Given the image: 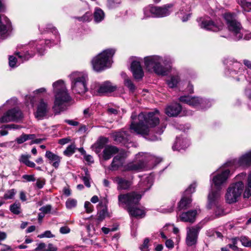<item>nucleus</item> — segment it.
<instances>
[{"mask_svg":"<svg viewBox=\"0 0 251 251\" xmlns=\"http://www.w3.org/2000/svg\"><path fill=\"white\" fill-rule=\"evenodd\" d=\"M124 152H122L115 156L111 164V170H116L124 164Z\"/></svg>","mask_w":251,"mask_h":251,"instance_id":"nucleus-27","label":"nucleus"},{"mask_svg":"<svg viewBox=\"0 0 251 251\" xmlns=\"http://www.w3.org/2000/svg\"><path fill=\"white\" fill-rule=\"evenodd\" d=\"M244 188V184L241 181L231 184L227 189L225 198L228 203H233L238 201L241 196Z\"/></svg>","mask_w":251,"mask_h":251,"instance_id":"nucleus-12","label":"nucleus"},{"mask_svg":"<svg viewBox=\"0 0 251 251\" xmlns=\"http://www.w3.org/2000/svg\"><path fill=\"white\" fill-rule=\"evenodd\" d=\"M115 52L113 49H107L95 57L92 60L93 69L96 71H100L110 67L111 64L110 59Z\"/></svg>","mask_w":251,"mask_h":251,"instance_id":"nucleus-7","label":"nucleus"},{"mask_svg":"<svg viewBox=\"0 0 251 251\" xmlns=\"http://www.w3.org/2000/svg\"><path fill=\"white\" fill-rule=\"evenodd\" d=\"M71 139L70 138H65L60 139L58 141V143L59 144L63 145L69 143Z\"/></svg>","mask_w":251,"mask_h":251,"instance_id":"nucleus-64","label":"nucleus"},{"mask_svg":"<svg viewBox=\"0 0 251 251\" xmlns=\"http://www.w3.org/2000/svg\"><path fill=\"white\" fill-rule=\"evenodd\" d=\"M19 49H23L21 52L17 51L15 54L18 56L19 58L21 59V61L27 60L32 57L35 54V49H36L40 54L42 52L40 51L37 45L34 42H30L29 45L26 46L21 45L18 46Z\"/></svg>","mask_w":251,"mask_h":251,"instance_id":"nucleus-14","label":"nucleus"},{"mask_svg":"<svg viewBox=\"0 0 251 251\" xmlns=\"http://www.w3.org/2000/svg\"><path fill=\"white\" fill-rule=\"evenodd\" d=\"M107 215V209L106 208H104L99 212L98 220L100 222L102 221L105 218Z\"/></svg>","mask_w":251,"mask_h":251,"instance_id":"nucleus-48","label":"nucleus"},{"mask_svg":"<svg viewBox=\"0 0 251 251\" xmlns=\"http://www.w3.org/2000/svg\"><path fill=\"white\" fill-rule=\"evenodd\" d=\"M57 248L52 244L50 243L48 245V248L46 249V251H56Z\"/></svg>","mask_w":251,"mask_h":251,"instance_id":"nucleus-60","label":"nucleus"},{"mask_svg":"<svg viewBox=\"0 0 251 251\" xmlns=\"http://www.w3.org/2000/svg\"><path fill=\"white\" fill-rule=\"evenodd\" d=\"M179 100L193 106H197L201 104L203 100L198 97H192L190 96H183L179 98Z\"/></svg>","mask_w":251,"mask_h":251,"instance_id":"nucleus-25","label":"nucleus"},{"mask_svg":"<svg viewBox=\"0 0 251 251\" xmlns=\"http://www.w3.org/2000/svg\"><path fill=\"white\" fill-rule=\"evenodd\" d=\"M10 211L16 215H18L21 212V204L20 203L15 202L10 206Z\"/></svg>","mask_w":251,"mask_h":251,"instance_id":"nucleus-37","label":"nucleus"},{"mask_svg":"<svg viewBox=\"0 0 251 251\" xmlns=\"http://www.w3.org/2000/svg\"><path fill=\"white\" fill-rule=\"evenodd\" d=\"M84 208L85 209L86 212L87 213H90L92 212L94 210V206L89 201H85L84 203Z\"/></svg>","mask_w":251,"mask_h":251,"instance_id":"nucleus-49","label":"nucleus"},{"mask_svg":"<svg viewBox=\"0 0 251 251\" xmlns=\"http://www.w3.org/2000/svg\"><path fill=\"white\" fill-rule=\"evenodd\" d=\"M84 171L85 173V176H83L82 179L85 186H87V187H90L91 186L90 183L89 182L90 176L87 169H85Z\"/></svg>","mask_w":251,"mask_h":251,"instance_id":"nucleus-41","label":"nucleus"},{"mask_svg":"<svg viewBox=\"0 0 251 251\" xmlns=\"http://www.w3.org/2000/svg\"><path fill=\"white\" fill-rule=\"evenodd\" d=\"M60 232L62 234H67L70 232V229L68 226H62L60 228Z\"/></svg>","mask_w":251,"mask_h":251,"instance_id":"nucleus-61","label":"nucleus"},{"mask_svg":"<svg viewBox=\"0 0 251 251\" xmlns=\"http://www.w3.org/2000/svg\"><path fill=\"white\" fill-rule=\"evenodd\" d=\"M245 11H249L251 10V2H246L245 0H240L238 2Z\"/></svg>","mask_w":251,"mask_h":251,"instance_id":"nucleus-42","label":"nucleus"},{"mask_svg":"<svg viewBox=\"0 0 251 251\" xmlns=\"http://www.w3.org/2000/svg\"><path fill=\"white\" fill-rule=\"evenodd\" d=\"M52 207L50 205H47L46 206H44L40 208V210L43 212L44 214H48L50 213Z\"/></svg>","mask_w":251,"mask_h":251,"instance_id":"nucleus-51","label":"nucleus"},{"mask_svg":"<svg viewBox=\"0 0 251 251\" xmlns=\"http://www.w3.org/2000/svg\"><path fill=\"white\" fill-rule=\"evenodd\" d=\"M224 18L226 21L227 27L229 31H231L235 36V40H239L242 38L243 33L241 32L242 29L241 24L235 19L234 15L230 13H226L224 15Z\"/></svg>","mask_w":251,"mask_h":251,"instance_id":"nucleus-13","label":"nucleus"},{"mask_svg":"<svg viewBox=\"0 0 251 251\" xmlns=\"http://www.w3.org/2000/svg\"><path fill=\"white\" fill-rule=\"evenodd\" d=\"M115 181L118 184L117 188L118 190H127L132 184L131 181L121 177H116Z\"/></svg>","mask_w":251,"mask_h":251,"instance_id":"nucleus-28","label":"nucleus"},{"mask_svg":"<svg viewBox=\"0 0 251 251\" xmlns=\"http://www.w3.org/2000/svg\"><path fill=\"white\" fill-rule=\"evenodd\" d=\"M54 101L52 109L55 114H59L67 108L66 104L71 100L64 81L59 80L52 84Z\"/></svg>","mask_w":251,"mask_h":251,"instance_id":"nucleus-1","label":"nucleus"},{"mask_svg":"<svg viewBox=\"0 0 251 251\" xmlns=\"http://www.w3.org/2000/svg\"><path fill=\"white\" fill-rule=\"evenodd\" d=\"M172 7V4H166L162 7L154 6L149 5L143 9L144 18L149 17L161 18L168 16L171 11L169 8Z\"/></svg>","mask_w":251,"mask_h":251,"instance_id":"nucleus-10","label":"nucleus"},{"mask_svg":"<svg viewBox=\"0 0 251 251\" xmlns=\"http://www.w3.org/2000/svg\"><path fill=\"white\" fill-rule=\"evenodd\" d=\"M103 11L99 8H96L94 13V21L96 23H99L102 21L104 18Z\"/></svg>","mask_w":251,"mask_h":251,"instance_id":"nucleus-35","label":"nucleus"},{"mask_svg":"<svg viewBox=\"0 0 251 251\" xmlns=\"http://www.w3.org/2000/svg\"><path fill=\"white\" fill-rule=\"evenodd\" d=\"M46 245L44 243H39L37 248L35 249V251H46Z\"/></svg>","mask_w":251,"mask_h":251,"instance_id":"nucleus-57","label":"nucleus"},{"mask_svg":"<svg viewBox=\"0 0 251 251\" xmlns=\"http://www.w3.org/2000/svg\"><path fill=\"white\" fill-rule=\"evenodd\" d=\"M131 70L135 78L140 79L143 77V71L139 61L135 60L132 62Z\"/></svg>","mask_w":251,"mask_h":251,"instance_id":"nucleus-26","label":"nucleus"},{"mask_svg":"<svg viewBox=\"0 0 251 251\" xmlns=\"http://www.w3.org/2000/svg\"><path fill=\"white\" fill-rule=\"evenodd\" d=\"M115 52L113 49H107L95 57L92 60L93 69L96 71H100L110 67L111 64L110 59Z\"/></svg>","mask_w":251,"mask_h":251,"instance_id":"nucleus-8","label":"nucleus"},{"mask_svg":"<svg viewBox=\"0 0 251 251\" xmlns=\"http://www.w3.org/2000/svg\"><path fill=\"white\" fill-rule=\"evenodd\" d=\"M38 237L40 238H42L44 237L51 238L54 237V235L51 233L50 231L47 230L45 232H44L43 234L39 235Z\"/></svg>","mask_w":251,"mask_h":251,"instance_id":"nucleus-50","label":"nucleus"},{"mask_svg":"<svg viewBox=\"0 0 251 251\" xmlns=\"http://www.w3.org/2000/svg\"><path fill=\"white\" fill-rule=\"evenodd\" d=\"M22 178L28 182L34 181L35 180V178L34 175H25L23 176Z\"/></svg>","mask_w":251,"mask_h":251,"instance_id":"nucleus-59","label":"nucleus"},{"mask_svg":"<svg viewBox=\"0 0 251 251\" xmlns=\"http://www.w3.org/2000/svg\"><path fill=\"white\" fill-rule=\"evenodd\" d=\"M226 167L249 166L251 165V150L242 155L238 159H233L227 161L225 164Z\"/></svg>","mask_w":251,"mask_h":251,"instance_id":"nucleus-17","label":"nucleus"},{"mask_svg":"<svg viewBox=\"0 0 251 251\" xmlns=\"http://www.w3.org/2000/svg\"><path fill=\"white\" fill-rule=\"evenodd\" d=\"M121 2V0H108V5L110 8L116 6V4Z\"/></svg>","mask_w":251,"mask_h":251,"instance_id":"nucleus-58","label":"nucleus"},{"mask_svg":"<svg viewBox=\"0 0 251 251\" xmlns=\"http://www.w3.org/2000/svg\"><path fill=\"white\" fill-rule=\"evenodd\" d=\"M65 122L73 126H77L79 124L78 122L71 120H65Z\"/></svg>","mask_w":251,"mask_h":251,"instance_id":"nucleus-63","label":"nucleus"},{"mask_svg":"<svg viewBox=\"0 0 251 251\" xmlns=\"http://www.w3.org/2000/svg\"><path fill=\"white\" fill-rule=\"evenodd\" d=\"M138 119L139 120L138 123H135L134 121L132 122L130 126L131 129L143 136L148 135L149 129L147 125L151 126H154L159 123L158 111L150 112L147 115L142 113L138 115Z\"/></svg>","mask_w":251,"mask_h":251,"instance_id":"nucleus-3","label":"nucleus"},{"mask_svg":"<svg viewBox=\"0 0 251 251\" xmlns=\"http://www.w3.org/2000/svg\"><path fill=\"white\" fill-rule=\"evenodd\" d=\"M45 184V179L39 178L37 180V181L36 183V185L38 188L41 189L43 187Z\"/></svg>","mask_w":251,"mask_h":251,"instance_id":"nucleus-54","label":"nucleus"},{"mask_svg":"<svg viewBox=\"0 0 251 251\" xmlns=\"http://www.w3.org/2000/svg\"><path fill=\"white\" fill-rule=\"evenodd\" d=\"M191 201L192 200L190 196H186L183 195L181 200L178 203L177 207L178 210H181L182 209L187 208L189 206Z\"/></svg>","mask_w":251,"mask_h":251,"instance_id":"nucleus-32","label":"nucleus"},{"mask_svg":"<svg viewBox=\"0 0 251 251\" xmlns=\"http://www.w3.org/2000/svg\"><path fill=\"white\" fill-rule=\"evenodd\" d=\"M31 156L29 154H22L19 158V161L30 168L35 167V164L29 160Z\"/></svg>","mask_w":251,"mask_h":251,"instance_id":"nucleus-34","label":"nucleus"},{"mask_svg":"<svg viewBox=\"0 0 251 251\" xmlns=\"http://www.w3.org/2000/svg\"><path fill=\"white\" fill-rule=\"evenodd\" d=\"M201 227L199 226L187 228L186 243L189 246L195 245L197 243L198 235Z\"/></svg>","mask_w":251,"mask_h":251,"instance_id":"nucleus-20","label":"nucleus"},{"mask_svg":"<svg viewBox=\"0 0 251 251\" xmlns=\"http://www.w3.org/2000/svg\"><path fill=\"white\" fill-rule=\"evenodd\" d=\"M124 82L125 86H126L131 92H134L135 89V86L130 79L126 78Z\"/></svg>","mask_w":251,"mask_h":251,"instance_id":"nucleus-43","label":"nucleus"},{"mask_svg":"<svg viewBox=\"0 0 251 251\" xmlns=\"http://www.w3.org/2000/svg\"><path fill=\"white\" fill-rule=\"evenodd\" d=\"M166 246L169 249H173L174 246V244L172 240H167L165 242Z\"/></svg>","mask_w":251,"mask_h":251,"instance_id":"nucleus-62","label":"nucleus"},{"mask_svg":"<svg viewBox=\"0 0 251 251\" xmlns=\"http://www.w3.org/2000/svg\"><path fill=\"white\" fill-rule=\"evenodd\" d=\"M23 117L21 111L17 109H13L8 110L0 118V123H8L11 121H16Z\"/></svg>","mask_w":251,"mask_h":251,"instance_id":"nucleus-19","label":"nucleus"},{"mask_svg":"<svg viewBox=\"0 0 251 251\" xmlns=\"http://www.w3.org/2000/svg\"><path fill=\"white\" fill-rule=\"evenodd\" d=\"M141 195L135 192L126 194H120L118 196L119 205H125L129 214L136 218H143L145 215L144 211L135 206L138 204L141 198Z\"/></svg>","mask_w":251,"mask_h":251,"instance_id":"nucleus-4","label":"nucleus"},{"mask_svg":"<svg viewBox=\"0 0 251 251\" xmlns=\"http://www.w3.org/2000/svg\"><path fill=\"white\" fill-rule=\"evenodd\" d=\"M149 243V240L148 238H146L143 244L140 247V249L142 251H148V245Z\"/></svg>","mask_w":251,"mask_h":251,"instance_id":"nucleus-52","label":"nucleus"},{"mask_svg":"<svg viewBox=\"0 0 251 251\" xmlns=\"http://www.w3.org/2000/svg\"><path fill=\"white\" fill-rule=\"evenodd\" d=\"M200 26L201 28L217 32L223 29L224 24L220 20L214 22L211 20L204 19L200 24Z\"/></svg>","mask_w":251,"mask_h":251,"instance_id":"nucleus-18","label":"nucleus"},{"mask_svg":"<svg viewBox=\"0 0 251 251\" xmlns=\"http://www.w3.org/2000/svg\"><path fill=\"white\" fill-rule=\"evenodd\" d=\"M242 244L246 247H251V240L246 236H242L240 238Z\"/></svg>","mask_w":251,"mask_h":251,"instance_id":"nucleus-47","label":"nucleus"},{"mask_svg":"<svg viewBox=\"0 0 251 251\" xmlns=\"http://www.w3.org/2000/svg\"><path fill=\"white\" fill-rule=\"evenodd\" d=\"M136 158L138 160L137 163H132L128 164L126 170L128 171H139L144 168L147 163L152 164L155 159L154 156L147 153L140 152L136 154Z\"/></svg>","mask_w":251,"mask_h":251,"instance_id":"nucleus-11","label":"nucleus"},{"mask_svg":"<svg viewBox=\"0 0 251 251\" xmlns=\"http://www.w3.org/2000/svg\"><path fill=\"white\" fill-rule=\"evenodd\" d=\"M75 145L72 144L67 148L63 153L66 156H70L75 152Z\"/></svg>","mask_w":251,"mask_h":251,"instance_id":"nucleus-39","label":"nucleus"},{"mask_svg":"<svg viewBox=\"0 0 251 251\" xmlns=\"http://www.w3.org/2000/svg\"><path fill=\"white\" fill-rule=\"evenodd\" d=\"M189 145V141L186 139L177 138L175 145L173 146L174 150H176L180 151L184 150Z\"/></svg>","mask_w":251,"mask_h":251,"instance_id":"nucleus-30","label":"nucleus"},{"mask_svg":"<svg viewBox=\"0 0 251 251\" xmlns=\"http://www.w3.org/2000/svg\"><path fill=\"white\" fill-rule=\"evenodd\" d=\"M118 152V149L115 146H107L103 151V157L104 160H108L113 154Z\"/></svg>","mask_w":251,"mask_h":251,"instance_id":"nucleus-31","label":"nucleus"},{"mask_svg":"<svg viewBox=\"0 0 251 251\" xmlns=\"http://www.w3.org/2000/svg\"><path fill=\"white\" fill-rule=\"evenodd\" d=\"M179 81V77L178 76H172L170 79L167 80V84L170 88H174L176 86Z\"/></svg>","mask_w":251,"mask_h":251,"instance_id":"nucleus-38","label":"nucleus"},{"mask_svg":"<svg viewBox=\"0 0 251 251\" xmlns=\"http://www.w3.org/2000/svg\"><path fill=\"white\" fill-rule=\"evenodd\" d=\"M91 17V14L88 12H87L83 16L79 18L78 20L80 21H83V22L89 21Z\"/></svg>","mask_w":251,"mask_h":251,"instance_id":"nucleus-56","label":"nucleus"},{"mask_svg":"<svg viewBox=\"0 0 251 251\" xmlns=\"http://www.w3.org/2000/svg\"><path fill=\"white\" fill-rule=\"evenodd\" d=\"M171 59L169 57H163L158 55H151L144 58L146 69L150 72H154L158 75H167L170 69Z\"/></svg>","mask_w":251,"mask_h":251,"instance_id":"nucleus-2","label":"nucleus"},{"mask_svg":"<svg viewBox=\"0 0 251 251\" xmlns=\"http://www.w3.org/2000/svg\"><path fill=\"white\" fill-rule=\"evenodd\" d=\"M36 110L34 113V116L38 120H42L45 118L49 113L50 106L49 100L40 99L36 103Z\"/></svg>","mask_w":251,"mask_h":251,"instance_id":"nucleus-15","label":"nucleus"},{"mask_svg":"<svg viewBox=\"0 0 251 251\" xmlns=\"http://www.w3.org/2000/svg\"><path fill=\"white\" fill-rule=\"evenodd\" d=\"M182 109L181 106L177 103H172L165 108V113L169 117H176Z\"/></svg>","mask_w":251,"mask_h":251,"instance_id":"nucleus-21","label":"nucleus"},{"mask_svg":"<svg viewBox=\"0 0 251 251\" xmlns=\"http://www.w3.org/2000/svg\"><path fill=\"white\" fill-rule=\"evenodd\" d=\"M197 214L196 210H191L183 212L179 216V219L184 222L193 223Z\"/></svg>","mask_w":251,"mask_h":251,"instance_id":"nucleus-22","label":"nucleus"},{"mask_svg":"<svg viewBox=\"0 0 251 251\" xmlns=\"http://www.w3.org/2000/svg\"><path fill=\"white\" fill-rule=\"evenodd\" d=\"M196 187V184L195 183H193L191 184L188 188L185 190L184 194L183 195L186 196H189V195L192 193L194 192L195 191V188Z\"/></svg>","mask_w":251,"mask_h":251,"instance_id":"nucleus-46","label":"nucleus"},{"mask_svg":"<svg viewBox=\"0 0 251 251\" xmlns=\"http://www.w3.org/2000/svg\"><path fill=\"white\" fill-rule=\"evenodd\" d=\"M229 174L230 171L228 169H225L221 171L218 170L213 174L211 185L212 186L214 185L216 190L212 189L208 195V201H209V205H212V203H215L220 198L221 195V189L226 182L229 176Z\"/></svg>","mask_w":251,"mask_h":251,"instance_id":"nucleus-5","label":"nucleus"},{"mask_svg":"<svg viewBox=\"0 0 251 251\" xmlns=\"http://www.w3.org/2000/svg\"><path fill=\"white\" fill-rule=\"evenodd\" d=\"M27 140L26 134H23L21 136L17 138L16 141L19 144H21Z\"/></svg>","mask_w":251,"mask_h":251,"instance_id":"nucleus-53","label":"nucleus"},{"mask_svg":"<svg viewBox=\"0 0 251 251\" xmlns=\"http://www.w3.org/2000/svg\"><path fill=\"white\" fill-rule=\"evenodd\" d=\"M218 201V200L216 201V202L215 203H212V205H209V203L208 204V207L209 208H211L213 206V205H216V209L215 210V214L216 215H218V216H221L223 214V213H224V211H223V209L221 208L220 206H217V203Z\"/></svg>","mask_w":251,"mask_h":251,"instance_id":"nucleus-45","label":"nucleus"},{"mask_svg":"<svg viewBox=\"0 0 251 251\" xmlns=\"http://www.w3.org/2000/svg\"><path fill=\"white\" fill-rule=\"evenodd\" d=\"M9 20L4 15H0V35H4L11 28Z\"/></svg>","mask_w":251,"mask_h":251,"instance_id":"nucleus-24","label":"nucleus"},{"mask_svg":"<svg viewBox=\"0 0 251 251\" xmlns=\"http://www.w3.org/2000/svg\"><path fill=\"white\" fill-rule=\"evenodd\" d=\"M71 86L74 93L83 94L88 90V75L83 72H75L70 75Z\"/></svg>","mask_w":251,"mask_h":251,"instance_id":"nucleus-6","label":"nucleus"},{"mask_svg":"<svg viewBox=\"0 0 251 251\" xmlns=\"http://www.w3.org/2000/svg\"><path fill=\"white\" fill-rule=\"evenodd\" d=\"M91 89L95 94L101 96L114 92L116 87L113 86L110 82L106 81L102 83H95L92 85Z\"/></svg>","mask_w":251,"mask_h":251,"instance_id":"nucleus-16","label":"nucleus"},{"mask_svg":"<svg viewBox=\"0 0 251 251\" xmlns=\"http://www.w3.org/2000/svg\"><path fill=\"white\" fill-rule=\"evenodd\" d=\"M77 201L74 199H68L66 202V206L68 209H72L76 206Z\"/></svg>","mask_w":251,"mask_h":251,"instance_id":"nucleus-40","label":"nucleus"},{"mask_svg":"<svg viewBox=\"0 0 251 251\" xmlns=\"http://www.w3.org/2000/svg\"><path fill=\"white\" fill-rule=\"evenodd\" d=\"M251 196V174L248 178V184L244 193V197L248 198Z\"/></svg>","mask_w":251,"mask_h":251,"instance_id":"nucleus-36","label":"nucleus"},{"mask_svg":"<svg viewBox=\"0 0 251 251\" xmlns=\"http://www.w3.org/2000/svg\"><path fill=\"white\" fill-rule=\"evenodd\" d=\"M153 182V177L152 176L150 175L145 178L144 181L140 183L139 186L145 191L151 188Z\"/></svg>","mask_w":251,"mask_h":251,"instance_id":"nucleus-33","label":"nucleus"},{"mask_svg":"<svg viewBox=\"0 0 251 251\" xmlns=\"http://www.w3.org/2000/svg\"><path fill=\"white\" fill-rule=\"evenodd\" d=\"M112 136L117 143L125 145L129 140V135L124 130L114 132Z\"/></svg>","mask_w":251,"mask_h":251,"instance_id":"nucleus-23","label":"nucleus"},{"mask_svg":"<svg viewBox=\"0 0 251 251\" xmlns=\"http://www.w3.org/2000/svg\"><path fill=\"white\" fill-rule=\"evenodd\" d=\"M45 156L49 160L53 162L52 165L53 167L55 169L58 168L61 161V157L60 156L49 151H46Z\"/></svg>","mask_w":251,"mask_h":251,"instance_id":"nucleus-29","label":"nucleus"},{"mask_svg":"<svg viewBox=\"0 0 251 251\" xmlns=\"http://www.w3.org/2000/svg\"><path fill=\"white\" fill-rule=\"evenodd\" d=\"M115 52L113 49H107L95 57L92 60L93 69L96 71H100L110 67L111 64L110 59Z\"/></svg>","mask_w":251,"mask_h":251,"instance_id":"nucleus-9","label":"nucleus"},{"mask_svg":"<svg viewBox=\"0 0 251 251\" xmlns=\"http://www.w3.org/2000/svg\"><path fill=\"white\" fill-rule=\"evenodd\" d=\"M17 59L13 56H10L9 57V64L11 67H15Z\"/></svg>","mask_w":251,"mask_h":251,"instance_id":"nucleus-55","label":"nucleus"},{"mask_svg":"<svg viewBox=\"0 0 251 251\" xmlns=\"http://www.w3.org/2000/svg\"><path fill=\"white\" fill-rule=\"evenodd\" d=\"M16 193V191L14 189H12L11 190L7 191L5 193V194L4 195L3 198H4V199H5L6 200L12 199L14 198Z\"/></svg>","mask_w":251,"mask_h":251,"instance_id":"nucleus-44","label":"nucleus"}]
</instances>
